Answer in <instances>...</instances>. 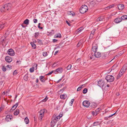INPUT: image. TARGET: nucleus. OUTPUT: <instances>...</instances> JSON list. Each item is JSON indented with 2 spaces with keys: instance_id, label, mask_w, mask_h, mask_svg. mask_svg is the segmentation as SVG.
I'll return each instance as SVG.
<instances>
[{
  "instance_id": "ddd939ff",
  "label": "nucleus",
  "mask_w": 127,
  "mask_h": 127,
  "mask_svg": "<svg viewBox=\"0 0 127 127\" xmlns=\"http://www.w3.org/2000/svg\"><path fill=\"white\" fill-rule=\"evenodd\" d=\"M9 34V32L7 31L6 32L4 35L3 36H2L1 38V40H4V39H6L8 35Z\"/></svg>"
},
{
  "instance_id": "473e14b6",
  "label": "nucleus",
  "mask_w": 127,
  "mask_h": 127,
  "mask_svg": "<svg viewBox=\"0 0 127 127\" xmlns=\"http://www.w3.org/2000/svg\"><path fill=\"white\" fill-rule=\"evenodd\" d=\"M6 68L8 70H9L11 68L12 66L11 65H7L6 67Z\"/></svg>"
},
{
  "instance_id": "c9c22d12",
  "label": "nucleus",
  "mask_w": 127,
  "mask_h": 127,
  "mask_svg": "<svg viewBox=\"0 0 127 127\" xmlns=\"http://www.w3.org/2000/svg\"><path fill=\"white\" fill-rule=\"evenodd\" d=\"M93 55H94V54H89V57L90 59H92L94 58V56H93Z\"/></svg>"
},
{
  "instance_id": "bf43d9fd",
  "label": "nucleus",
  "mask_w": 127,
  "mask_h": 127,
  "mask_svg": "<svg viewBox=\"0 0 127 127\" xmlns=\"http://www.w3.org/2000/svg\"><path fill=\"white\" fill-rule=\"evenodd\" d=\"M92 114L94 116L95 115V114H96V113L94 111H93L92 112Z\"/></svg>"
},
{
  "instance_id": "0e129e2a",
  "label": "nucleus",
  "mask_w": 127,
  "mask_h": 127,
  "mask_svg": "<svg viewBox=\"0 0 127 127\" xmlns=\"http://www.w3.org/2000/svg\"><path fill=\"white\" fill-rule=\"evenodd\" d=\"M56 66V63H54L53 65L52 66L53 67H55Z\"/></svg>"
},
{
  "instance_id": "5701e85b",
  "label": "nucleus",
  "mask_w": 127,
  "mask_h": 127,
  "mask_svg": "<svg viewBox=\"0 0 127 127\" xmlns=\"http://www.w3.org/2000/svg\"><path fill=\"white\" fill-rule=\"evenodd\" d=\"M56 122H55V121L52 120L51 123V127H53L55 125Z\"/></svg>"
},
{
  "instance_id": "1a4fd4ad",
  "label": "nucleus",
  "mask_w": 127,
  "mask_h": 127,
  "mask_svg": "<svg viewBox=\"0 0 127 127\" xmlns=\"http://www.w3.org/2000/svg\"><path fill=\"white\" fill-rule=\"evenodd\" d=\"M12 118L13 117L12 115H7L6 117L5 120L7 122L10 121H11Z\"/></svg>"
},
{
  "instance_id": "a878e982",
  "label": "nucleus",
  "mask_w": 127,
  "mask_h": 127,
  "mask_svg": "<svg viewBox=\"0 0 127 127\" xmlns=\"http://www.w3.org/2000/svg\"><path fill=\"white\" fill-rule=\"evenodd\" d=\"M31 44L32 47L33 49H35L36 48V46L35 44L33 42H31Z\"/></svg>"
},
{
  "instance_id": "09e8293b",
  "label": "nucleus",
  "mask_w": 127,
  "mask_h": 127,
  "mask_svg": "<svg viewBox=\"0 0 127 127\" xmlns=\"http://www.w3.org/2000/svg\"><path fill=\"white\" fill-rule=\"evenodd\" d=\"M123 74L122 73H121L120 72L118 75V77H120Z\"/></svg>"
},
{
  "instance_id": "13d9d810",
  "label": "nucleus",
  "mask_w": 127,
  "mask_h": 127,
  "mask_svg": "<svg viewBox=\"0 0 127 127\" xmlns=\"http://www.w3.org/2000/svg\"><path fill=\"white\" fill-rule=\"evenodd\" d=\"M53 71H52L50 72H49V73L47 74V75H50V74H51L53 73Z\"/></svg>"
},
{
  "instance_id": "393cba45",
  "label": "nucleus",
  "mask_w": 127,
  "mask_h": 127,
  "mask_svg": "<svg viewBox=\"0 0 127 127\" xmlns=\"http://www.w3.org/2000/svg\"><path fill=\"white\" fill-rule=\"evenodd\" d=\"M83 27H80L76 31V32H80L83 30Z\"/></svg>"
},
{
  "instance_id": "a211bd4d",
  "label": "nucleus",
  "mask_w": 127,
  "mask_h": 127,
  "mask_svg": "<svg viewBox=\"0 0 127 127\" xmlns=\"http://www.w3.org/2000/svg\"><path fill=\"white\" fill-rule=\"evenodd\" d=\"M18 105V103H17L15 105L12 106V108L10 110V111H11V110H14L17 107Z\"/></svg>"
},
{
  "instance_id": "a19ab883",
  "label": "nucleus",
  "mask_w": 127,
  "mask_h": 127,
  "mask_svg": "<svg viewBox=\"0 0 127 127\" xmlns=\"http://www.w3.org/2000/svg\"><path fill=\"white\" fill-rule=\"evenodd\" d=\"M4 24L0 25V30H1L4 27Z\"/></svg>"
},
{
  "instance_id": "bb28decb",
  "label": "nucleus",
  "mask_w": 127,
  "mask_h": 127,
  "mask_svg": "<svg viewBox=\"0 0 127 127\" xmlns=\"http://www.w3.org/2000/svg\"><path fill=\"white\" fill-rule=\"evenodd\" d=\"M24 120L26 124H27L29 123V121L27 117Z\"/></svg>"
},
{
  "instance_id": "20e7f679",
  "label": "nucleus",
  "mask_w": 127,
  "mask_h": 127,
  "mask_svg": "<svg viewBox=\"0 0 127 127\" xmlns=\"http://www.w3.org/2000/svg\"><path fill=\"white\" fill-rule=\"evenodd\" d=\"M45 109H42L40 110L39 112V119L40 120H41L43 116Z\"/></svg>"
},
{
  "instance_id": "72a5a7b5",
  "label": "nucleus",
  "mask_w": 127,
  "mask_h": 127,
  "mask_svg": "<svg viewBox=\"0 0 127 127\" xmlns=\"http://www.w3.org/2000/svg\"><path fill=\"white\" fill-rule=\"evenodd\" d=\"M48 53H49L48 52H44L43 53V56L44 57H46L48 55Z\"/></svg>"
},
{
  "instance_id": "ea45409f",
  "label": "nucleus",
  "mask_w": 127,
  "mask_h": 127,
  "mask_svg": "<svg viewBox=\"0 0 127 127\" xmlns=\"http://www.w3.org/2000/svg\"><path fill=\"white\" fill-rule=\"evenodd\" d=\"M99 108H97L96 110L95 111V112L96 113V115H97L99 113Z\"/></svg>"
},
{
  "instance_id": "3c124183",
  "label": "nucleus",
  "mask_w": 127,
  "mask_h": 127,
  "mask_svg": "<svg viewBox=\"0 0 127 127\" xmlns=\"http://www.w3.org/2000/svg\"><path fill=\"white\" fill-rule=\"evenodd\" d=\"M74 101V99H72L71 100L70 103H71V104L70 105L71 106H72V104L73 103Z\"/></svg>"
},
{
  "instance_id": "7c9ffc66",
  "label": "nucleus",
  "mask_w": 127,
  "mask_h": 127,
  "mask_svg": "<svg viewBox=\"0 0 127 127\" xmlns=\"http://www.w3.org/2000/svg\"><path fill=\"white\" fill-rule=\"evenodd\" d=\"M117 64H114L112 67V71L113 70L115 69V68H116V67L117 66Z\"/></svg>"
},
{
  "instance_id": "4468645a",
  "label": "nucleus",
  "mask_w": 127,
  "mask_h": 127,
  "mask_svg": "<svg viewBox=\"0 0 127 127\" xmlns=\"http://www.w3.org/2000/svg\"><path fill=\"white\" fill-rule=\"evenodd\" d=\"M106 79L107 82H111V75H107L106 78Z\"/></svg>"
},
{
  "instance_id": "2f4dec72",
  "label": "nucleus",
  "mask_w": 127,
  "mask_h": 127,
  "mask_svg": "<svg viewBox=\"0 0 127 127\" xmlns=\"http://www.w3.org/2000/svg\"><path fill=\"white\" fill-rule=\"evenodd\" d=\"M127 69V68H126V66L125 65H124V66L122 68L121 70H123V72H124V73L125 72L126 70Z\"/></svg>"
},
{
  "instance_id": "5fc2aeb1",
  "label": "nucleus",
  "mask_w": 127,
  "mask_h": 127,
  "mask_svg": "<svg viewBox=\"0 0 127 127\" xmlns=\"http://www.w3.org/2000/svg\"><path fill=\"white\" fill-rule=\"evenodd\" d=\"M6 68L3 67L2 68V70L4 71H6Z\"/></svg>"
},
{
  "instance_id": "e433bc0d",
  "label": "nucleus",
  "mask_w": 127,
  "mask_h": 127,
  "mask_svg": "<svg viewBox=\"0 0 127 127\" xmlns=\"http://www.w3.org/2000/svg\"><path fill=\"white\" fill-rule=\"evenodd\" d=\"M87 91L88 90L87 88H85L83 90V94H85L87 93Z\"/></svg>"
},
{
  "instance_id": "4d7b16f0",
  "label": "nucleus",
  "mask_w": 127,
  "mask_h": 127,
  "mask_svg": "<svg viewBox=\"0 0 127 127\" xmlns=\"http://www.w3.org/2000/svg\"><path fill=\"white\" fill-rule=\"evenodd\" d=\"M9 91L8 90L7 91L5 92V94H6V95H8V94H9Z\"/></svg>"
},
{
  "instance_id": "aec40b11",
  "label": "nucleus",
  "mask_w": 127,
  "mask_h": 127,
  "mask_svg": "<svg viewBox=\"0 0 127 127\" xmlns=\"http://www.w3.org/2000/svg\"><path fill=\"white\" fill-rule=\"evenodd\" d=\"M66 96L67 95L65 94L61 95L60 96L61 98L63 99H65L66 97Z\"/></svg>"
},
{
  "instance_id": "412c9836",
  "label": "nucleus",
  "mask_w": 127,
  "mask_h": 127,
  "mask_svg": "<svg viewBox=\"0 0 127 127\" xmlns=\"http://www.w3.org/2000/svg\"><path fill=\"white\" fill-rule=\"evenodd\" d=\"M61 37V35L60 33H58L55 35L54 36L55 38H60Z\"/></svg>"
},
{
  "instance_id": "603ef678",
  "label": "nucleus",
  "mask_w": 127,
  "mask_h": 127,
  "mask_svg": "<svg viewBox=\"0 0 127 127\" xmlns=\"http://www.w3.org/2000/svg\"><path fill=\"white\" fill-rule=\"evenodd\" d=\"M48 98L46 97L43 100V102H45L47 101L48 99Z\"/></svg>"
},
{
  "instance_id": "f03ea898",
  "label": "nucleus",
  "mask_w": 127,
  "mask_h": 127,
  "mask_svg": "<svg viewBox=\"0 0 127 127\" xmlns=\"http://www.w3.org/2000/svg\"><path fill=\"white\" fill-rule=\"evenodd\" d=\"M88 10V7L86 5H82L80 9V12L81 13L83 14L86 12Z\"/></svg>"
},
{
  "instance_id": "6ab92c4d",
  "label": "nucleus",
  "mask_w": 127,
  "mask_h": 127,
  "mask_svg": "<svg viewBox=\"0 0 127 127\" xmlns=\"http://www.w3.org/2000/svg\"><path fill=\"white\" fill-rule=\"evenodd\" d=\"M104 19V17L103 16H101L98 18L96 20V21H97L98 22L100 21H102Z\"/></svg>"
},
{
  "instance_id": "4c0bfd02",
  "label": "nucleus",
  "mask_w": 127,
  "mask_h": 127,
  "mask_svg": "<svg viewBox=\"0 0 127 127\" xmlns=\"http://www.w3.org/2000/svg\"><path fill=\"white\" fill-rule=\"evenodd\" d=\"M72 65L71 64H69L67 67V70L70 69Z\"/></svg>"
},
{
  "instance_id": "dca6fc26",
  "label": "nucleus",
  "mask_w": 127,
  "mask_h": 127,
  "mask_svg": "<svg viewBox=\"0 0 127 127\" xmlns=\"http://www.w3.org/2000/svg\"><path fill=\"white\" fill-rule=\"evenodd\" d=\"M118 8L119 10H122L124 8V5L123 4H119L118 5Z\"/></svg>"
},
{
  "instance_id": "79ce46f5",
  "label": "nucleus",
  "mask_w": 127,
  "mask_h": 127,
  "mask_svg": "<svg viewBox=\"0 0 127 127\" xmlns=\"http://www.w3.org/2000/svg\"><path fill=\"white\" fill-rule=\"evenodd\" d=\"M111 117V115H109V116L108 117H105L104 118V119L105 120H108V118H110Z\"/></svg>"
},
{
  "instance_id": "f3484780",
  "label": "nucleus",
  "mask_w": 127,
  "mask_h": 127,
  "mask_svg": "<svg viewBox=\"0 0 127 127\" xmlns=\"http://www.w3.org/2000/svg\"><path fill=\"white\" fill-rule=\"evenodd\" d=\"M39 79L41 82H44L45 80L44 76H40L39 77Z\"/></svg>"
},
{
  "instance_id": "e2e57ef3",
  "label": "nucleus",
  "mask_w": 127,
  "mask_h": 127,
  "mask_svg": "<svg viewBox=\"0 0 127 127\" xmlns=\"http://www.w3.org/2000/svg\"><path fill=\"white\" fill-rule=\"evenodd\" d=\"M120 72L121 73H122L123 74L124 73L123 70H121Z\"/></svg>"
},
{
  "instance_id": "c756f323",
  "label": "nucleus",
  "mask_w": 127,
  "mask_h": 127,
  "mask_svg": "<svg viewBox=\"0 0 127 127\" xmlns=\"http://www.w3.org/2000/svg\"><path fill=\"white\" fill-rule=\"evenodd\" d=\"M29 20L28 19H26L25 20L24 22V23L27 25H28L29 24Z\"/></svg>"
},
{
  "instance_id": "58836bf2",
  "label": "nucleus",
  "mask_w": 127,
  "mask_h": 127,
  "mask_svg": "<svg viewBox=\"0 0 127 127\" xmlns=\"http://www.w3.org/2000/svg\"><path fill=\"white\" fill-rule=\"evenodd\" d=\"M34 68L33 67H32L30 69V71L31 72H32L34 71Z\"/></svg>"
},
{
  "instance_id": "c03bdc74",
  "label": "nucleus",
  "mask_w": 127,
  "mask_h": 127,
  "mask_svg": "<svg viewBox=\"0 0 127 127\" xmlns=\"http://www.w3.org/2000/svg\"><path fill=\"white\" fill-rule=\"evenodd\" d=\"M111 8V6L110 5L109 6H108L106 7H105V10L108 9H110Z\"/></svg>"
},
{
  "instance_id": "cd10ccee",
  "label": "nucleus",
  "mask_w": 127,
  "mask_h": 127,
  "mask_svg": "<svg viewBox=\"0 0 127 127\" xmlns=\"http://www.w3.org/2000/svg\"><path fill=\"white\" fill-rule=\"evenodd\" d=\"M68 15H72V16H74L75 15V13L74 12L71 11H69L68 13Z\"/></svg>"
},
{
  "instance_id": "f257e3e1",
  "label": "nucleus",
  "mask_w": 127,
  "mask_h": 127,
  "mask_svg": "<svg viewBox=\"0 0 127 127\" xmlns=\"http://www.w3.org/2000/svg\"><path fill=\"white\" fill-rule=\"evenodd\" d=\"M11 6V4L10 3L6 4L2 6L0 9L1 12H5L7 10H9Z\"/></svg>"
},
{
  "instance_id": "7ed1b4c3",
  "label": "nucleus",
  "mask_w": 127,
  "mask_h": 127,
  "mask_svg": "<svg viewBox=\"0 0 127 127\" xmlns=\"http://www.w3.org/2000/svg\"><path fill=\"white\" fill-rule=\"evenodd\" d=\"M63 116L62 114H60L58 116L56 115H54L52 118V120L55 121V122H57L58 121L60 118Z\"/></svg>"
},
{
  "instance_id": "680f3d73",
  "label": "nucleus",
  "mask_w": 127,
  "mask_h": 127,
  "mask_svg": "<svg viewBox=\"0 0 127 127\" xmlns=\"http://www.w3.org/2000/svg\"><path fill=\"white\" fill-rule=\"evenodd\" d=\"M114 77L112 75V82L114 80Z\"/></svg>"
},
{
  "instance_id": "8fccbe9b",
  "label": "nucleus",
  "mask_w": 127,
  "mask_h": 127,
  "mask_svg": "<svg viewBox=\"0 0 127 127\" xmlns=\"http://www.w3.org/2000/svg\"><path fill=\"white\" fill-rule=\"evenodd\" d=\"M93 34H91L90 36L89 37V38L90 39H91L92 38L93 36Z\"/></svg>"
},
{
  "instance_id": "de8ad7c7",
  "label": "nucleus",
  "mask_w": 127,
  "mask_h": 127,
  "mask_svg": "<svg viewBox=\"0 0 127 127\" xmlns=\"http://www.w3.org/2000/svg\"><path fill=\"white\" fill-rule=\"evenodd\" d=\"M39 35V33L38 32L35 33V37H37Z\"/></svg>"
},
{
  "instance_id": "9b49d317",
  "label": "nucleus",
  "mask_w": 127,
  "mask_h": 127,
  "mask_svg": "<svg viewBox=\"0 0 127 127\" xmlns=\"http://www.w3.org/2000/svg\"><path fill=\"white\" fill-rule=\"evenodd\" d=\"M5 60L7 62L9 63L12 61V59L11 57L7 56L5 58Z\"/></svg>"
},
{
  "instance_id": "6e6552de",
  "label": "nucleus",
  "mask_w": 127,
  "mask_h": 127,
  "mask_svg": "<svg viewBox=\"0 0 127 127\" xmlns=\"http://www.w3.org/2000/svg\"><path fill=\"white\" fill-rule=\"evenodd\" d=\"M7 52L8 55L11 56H13L15 55L14 52L12 49H9L8 50Z\"/></svg>"
},
{
  "instance_id": "b1692460",
  "label": "nucleus",
  "mask_w": 127,
  "mask_h": 127,
  "mask_svg": "<svg viewBox=\"0 0 127 127\" xmlns=\"http://www.w3.org/2000/svg\"><path fill=\"white\" fill-rule=\"evenodd\" d=\"M122 20H125L127 19V15H124L122 16L121 17Z\"/></svg>"
},
{
  "instance_id": "f704fd0d",
  "label": "nucleus",
  "mask_w": 127,
  "mask_h": 127,
  "mask_svg": "<svg viewBox=\"0 0 127 127\" xmlns=\"http://www.w3.org/2000/svg\"><path fill=\"white\" fill-rule=\"evenodd\" d=\"M28 77L27 75H26L24 77V79L26 81H27L28 80Z\"/></svg>"
},
{
  "instance_id": "39448f33",
  "label": "nucleus",
  "mask_w": 127,
  "mask_h": 127,
  "mask_svg": "<svg viewBox=\"0 0 127 127\" xmlns=\"http://www.w3.org/2000/svg\"><path fill=\"white\" fill-rule=\"evenodd\" d=\"M104 84L105 82L103 80H100L98 82V85L101 87H102Z\"/></svg>"
},
{
  "instance_id": "0eeeda50",
  "label": "nucleus",
  "mask_w": 127,
  "mask_h": 127,
  "mask_svg": "<svg viewBox=\"0 0 127 127\" xmlns=\"http://www.w3.org/2000/svg\"><path fill=\"white\" fill-rule=\"evenodd\" d=\"M83 105L84 106L88 107L90 105V103L89 101L85 100L83 102Z\"/></svg>"
},
{
  "instance_id": "338daca9",
  "label": "nucleus",
  "mask_w": 127,
  "mask_h": 127,
  "mask_svg": "<svg viewBox=\"0 0 127 127\" xmlns=\"http://www.w3.org/2000/svg\"><path fill=\"white\" fill-rule=\"evenodd\" d=\"M40 24H41L40 23H39L38 24V27L39 28H40Z\"/></svg>"
},
{
  "instance_id": "2eb2a0df",
  "label": "nucleus",
  "mask_w": 127,
  "mask_h": 127,
  "mask_svg": "<svg viewBox=\"0 0 127 127\" xmlns=\"http://www.w3.org/2000/svg\"><path fill=\"white\" fill-rule=\"evenodd\" d=\"M122 21V19L121 18H117L114 20V22L117 23L120 22Z\"/></svg>"
},
{
  "instance_id": "6e6d98bb",
  "label": "nucleus",
  "mask_w": 127,
  "mask_h": 127,
  "mask_svg": "<svg viewBox=\"0 0 127 127\" xmlns=\"http://www.w3.org/2000/svg\"><path fill=\"white\" fill-rule=\"evenodd\" d=\"M55 33L54 31V30H52L51 32H50V34H54Z\"/></svg>"
},
{
  "instance_id": "c85d7f7f",
  "label": "nucleus",
  "mask_w": 127,
  "mask_h": 127,
  "mask_svg": "<svg viewBox=\"0 0 127 127\" xmlns=\"http://www.w3.org/2000/svg\"><path fill=\"white\" fill-rule=\"evenodd\" d=\"M84 85H83L79 86L77 89V91H79L81 90L83 88V86Z\"/></svg>"
},
{
  "instance_id": "864d4df0",
  "label": "nucleus",
  "mask_w": 127,
  "mask_h": 127,
  "mask_svg": "<svg viewBox=\"0 0 127 127\" xmlns=\"http://www.w3.org/2000/svg\"><path fill=\"white\" fill-rule=\"evenodd\" d=\"M117 55H116L115 56L113 59H112V60H111V61H112L113 60H114L115 59H116L117 57Z\"/></svg>"
},
{
  "instance_id": "69168bd1",
  "label": "nucleus",
  "mask_w": 127,
  "mask_h": 127,
  "mask_svg": "<svg viewBox=\"0 0 127 127\" xmlns=\"http://www.w3.org/2000/svg\"><path fill=\"white\" fill-rule=\"evenodd\" d=\"M58 52H59V51H56L55 52V54H54L55 55H56V54H57L58 53Z\"/></svg>"
},
{
  "instance_id": "052dcab7",
  "label": "nucleus",
  "mask_w": 127,
  "mask_h": 127,
  "mask_svg": "<svg viewBox=\"0 0 127 127\" xmlns=\"http://www.w3.org/2000/svg\"><path fill=\"white\" fill-rule=\"evenodd\" d=\"M66 23H67V24L68 25V26H70L71 25L67 21H66Z\"/></svg>"
},
{
  "instance_id": "423d86ee",
  "label": "nucleus",
  "mask_w": 127,
  "mask_h": 127,
  "mask_svg": "<svg viewBox=\"0 0 127 127\" xmlns=\"http://www.w3.org/2000/svg\"><path fill=\"white\" fill-rule=\"evenodd\" d=\"M97 45L94 43L93 44V46L92 48V51L94 52H96L97 51Z\"/></svg>"
},
{
  "instance_id": "37998d69",
  "label": "nucleus",
  "mask_w": 127,
  "mask_h": 127,
  "mask_svg": "<svg viewBox=\"0 0 127 127\" xmlns=\"http://www.w3.org/2000/svg\"><path fill=\"white\" fill-rule=\"evenodd\" d=\"M17 74V72L16 70H15L13 73V75H15Z\"/></svg>"
},
{
  "instance_id": "49530a36",
  "label": "nucleus",
  "mask_w": 127,
  "mask_h": 127,
  "mask_svg": "<svg viewBox=\"0 0 127 127\" xmlns=\"http://www.w3.org/2000/svg\"><path fill=\"white\" fill-rule=\"evenodd\" d=\"M33 22L34 23H37V19H34L33 20Z\"/></svg>"
},
{
  "instance_id": "9d476101",
  "label": "nucleus",
  "mask_w": 127,
  "mask_h": 127,
  "mask_svg": "<svg viewBox=\"0 0 127 127\" xmlns=\"http://www.w3.org/2000/svg\"><path fill=\"white\" fill-rule=\"evenodd\" d=\"M63 71V69L62 68H59L57 69L56 70L54 71V73L55 74L57 73V72L58 73H61Z\"/></svg>"
},
{
  "instance_id": "4be33fe9",
  "label": "nucleus",
  "mask_w": 127,
  "mask_h": 127,
  "mask_svg": "<svg viewBox=\"0 0 127 127\" xmlns=\"http://www.w3.org/2000/svg\"><path fill=\"white\" fill-rule=\"evenodd\" d=\"M19 113V109H17L14 113V114L15 115H17Z\"/></svg>"
},
{
  "instance_id": "f8f14e48",
  "label": "nucleus",
  "mask_w": 127,
  "mask_h": 127,
  "mask_svg": "<svg viewBox=\"0 0 127 127\" xmlns=\"http://www.w3.org/2000/svg\"><path fill=\"white\" fill-rule=\"evenodd\" d=\"M94 55L95 57L97 58H99L101 56V54L100 53L96 51L95 52Z\"/></svg>"
},
{
  "instance_id": "a18cd8bd",
  "label": "nucleus",
  "mask_w": 127,
  "mask_h": 127,
  "mask_svg": "<svg viewBox=\"0 0 127 127\" xmlns=\"http://www.w3.org/2000/svg\"><path fill=\"white\" fill-rule=\"evenodd\" d=\"M95 29L93 30L92 31L91 33L94 34L95 32Z\"/></svg>"
},
{
  "instance_id": "774afa93",
  "label": "nucleus",
  "mask_w": 127,
  "mask_h": 127,
  "mask_svg": "<svg viewBox=\"0 0 127 127\" xmlns=\"http://www.w3.org/2000/svg\"><path fill=\"white\" fill-rule=\"evenodd\" d=\"M97 123V122H94L93 124L94 125V126H96V124Z\"/></svg>"
}]
</instances>
